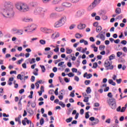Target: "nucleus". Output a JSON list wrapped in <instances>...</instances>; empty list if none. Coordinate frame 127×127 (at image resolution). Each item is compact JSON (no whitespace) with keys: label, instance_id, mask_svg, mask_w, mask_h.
<instances>
[{"label":"nucleus","instance_id":"obj_6","mask_svg":"<svg viewBox=\"0 0 127 127\" xmlns=\"http://www.w3.org/2000/svg\"><path fill=\"white\" fill-rule=\"evenodd\" d=\"M104 66L106 70H113L114 69V65H112V62L111 61H109V60L105 61Z\"/></svg>","mask_w":127,"mask_h":127},{"label":"nucleus","instance_id":"obj_18","mask_svg":"<svg viewBox=\"0 0 127 127\" xmlns=\"http://www.w3.org/2000/svg\"><path fill=\"white\" fill-rule=\"evenodd\" d=\"M115 12L116 14H121V13H122V9H121V8H117Z\"/></svg>","mask_w":127,"mask_h":127},{"label":"nucleus","instance_id":"obj_62","mask_svg":"<svg viewBox=\"0 0 127 127\" xmlns=\"http://www.w3.org/2000/svg\"><path fill=\"white\" fill-rule=\"evenodd\" d=\"M17 79H19L20 80H22V78H21V74H18L17 76Z\"/></svg>","mask_w":127,"mask_h":127},{"label":"nucleus","instance_id":"obj_4","mask_svg":"<svg viewBox=\"0 0 127 127\" xmlns=\"http://www.w3.org/2000/svg\"><path fill=\"white\" fill-rule=\"evenodd\" d=\"M46 12H47V10L42 7L36 8L34 10V14L37 15V14H41V17L42 18H44V16H45Z\"/></svg>","mask_w":127,"mask_h":127},{"label":"nucleus","instance_id":"obj_51","mask_svg":"<svg viewBox=\"0 0 127 127\" xmlns=\"http://www.w3.org/2000/svg\"><path fill=\"white\" fill-rule=\"evenodd\" d=\"M63 64H64V62H62L58 64V66L59 67H63V66H62V65H63Z\"/></svg>","mask_w":127,"mask_h":127},{"label":"nucleus","instance_id":"obj_54","mask_svg":"<svg viewBox=\"0 0 127 127\" xmlns=\"http://www.w3.org/2000/svg\"><path fill=\"white\" fill-rule=\"evenodd\" d=\"M36 107V102L34 101L32 103V108H35Z\"/></svg>","mask_w":127,"mask_h":127},{"label":"nucleus","instance_id":"obj_39","mask_svg":"<svg viewBox=\"0 0 127 127\" xmlns=\"http://www.w3.org/2000/svg\"><path fill=\"white\" fill-rule=\"evenodd\" d=\"M71 71H72L73 73H77L78 72V69L76 68H72Z\"/></svg>","mask_w":127,"mask_h":127},{"label":"nucleus","instance_id":"obj_48","mask_svg":"<svg viewBox=\"0 0 127 127\" xmlns=\"http://www.w3.org/2000/svg\"><path fill=\"white\" fill-rule=\"evenodd\" d=\"M30 6L34 7L35 5H36V3L35 2H31L30 3Z\"/></svg>","mask_w":127,"mask_h":127},{"label":"nucleus","instance_id":"obj_33","mask_svg":"<svg viewBox=\"0 0 127 127\" xmlns=\"http://www.w3.org/2000/svg\"><path fill=\"white\" fill-rule=\"evenodd\" d=\"M59 104L60 106H61L63 108H65V107H66V105L64 104L62 101H60Z\"/></svg>","mask_w":127,"mask_h":127},{"label":"nucleus","instance_id":"obj_59","mask_svg":"<svg viewBox=\"0 0 127 127\" xmlns=\"http://www.w3.org/2000/svg\"><path fill=\"white\" fill-rule=\"evenodd\" d=\"M31 82H34L35 81V77L34 76H32L31 78Z\"/></svg>","mask_w":127,"mask_h":127},{"label":"nucleus","instance_id":"obj_28","mask_svg":"<svg viewBox=\"0 0 127 127\" xmlns=\"http://www.w3.org/2000/svg\"><path fill=\"white\" fill-rule=\"evenodd\" d=\"M91 92L92 90L91 89V88L90 87H87L86 90L87 94H91Z\"/></svg>","mask_w":127,"mask_h":127},{"label":"nucleus","instance_id":"obj_5","mask_svg":"<svg viewBox=\"0 0 127 127\" xmlns=\"http://www.w3.org/2000/svg\"><path fill=\"white\" fill-rule=\"evenodd\" d=\"M107 102L112 110H116L117 109V103L115 98L109 99L107 100Z\"/></svg>","mask_w":127,"mask_h":127},{"label":"nucleus","instance_id":"obj_43","mask_svg":"<svg viewBox=\"0 0 127 127\" xmlns=\"http://www.w3.org/2000/svg\"><path fill=\"white\" fill-rule=\"evenodd\" d=\"M35 59L33 58L31 59V61H30V64H33V63H35Z\"/></svg>","mask_w":127,"mask_h":127},{"label":"nucleus","instance_id":"obj_41","mask_svg":"<svg viewBox=\"0 0 127 127\" xmlns=\"http://www.w3.org/2000/svg\"><path fill=\"white\" fill-rule=\"evenodd\" d=\"M98 67V63H95L93 64L92 68H94V69H96Z\"/></svg>","mask_w":127,"mask_h":127},{"label":"nucleus","instance_id":"obj_53","mask_svg":"<svg viewBox=\"0 0 127 127\" xmlns=\"http://www.w3.org/2000/svg\"><path fill=\"white\" fill-rule=\"evenodd\" d=\"M74 80L76 82H79V80H80V79L79 78V77H78L77 76H74Z\"/></svg>","mask_w":127,"mask_h":127},{"label":"nucleus","instance_id":"obj_58","mask_svg":"<svg viewBox=\"0 0 127 127\" xmlns=\"http://www.w3.org/2000/svg\"><path fill=\"white\" fill-rule=\"evenodd\" d=\"M75 26H76V25H75V24H72V25H71V26L69 27V29H73L75 28Z\"/></svg>","mask_w":127,"mask_h":127},{"label":"nucleus","instance_id":"obj_7","mask_svg":"<svg viewBox=\"0 0 127 127\" xmlns=\"http://www.w3.org/2000/svg\"><path fill=\"white\" fill-rule=\"evenodd\" d=\"M100 2H101V1L100 0H94L92 4L88 7V10H92V9H93L94 7H95L97 4H99Z\"/></svg>","mask_w":127,"mask_h":127},{"label":"nucleus","instance_id":"obj_64","mask_svg":"<svg viewBox=\"0 0 127 127\" xmlns=\"http://www.w3.org/2000/svg\"><path fill=\"white\" fill-rule=\"evenodd\" d=\"M123 50L124 51V52H127V48L126 47H124L123 48Z\"/></svg>","mask_w":127,"mask_h":127},{"label":"nucleus","instance_id":"obj_34","mask_svg":"<svg viewBox=\"0 0 127 127\" xmlns=\"http://www.w3.org/2000/svg\"><path fill=\"white\" fill-rule=\"evenodd\" d=\"M109 61H112L113 59H115V55L114 54L111 55V56H109Z\"/></svg>","mask_w":127,"mask_h":127},{"label":"nucleus","instance_id":"obj_20","mask_svg":"<svg viewBox=\"0 0 127 127\" xmlns=\"http://www.w3.org/2000/svg\"><path fill=\"white\" fill-rule=\"evenodd\" d=\"M108 83L110 84V85H112L113 86H116V82H114L112 79H109Z\"/></svg>","mask_w":127,"mask_h":127},{"label":"nucleus","instance_id":"obj_10","mask_svg":"<svg viewBox=\"0 0 127 127\" xmlns=\"http://www.w3.org/2000/svg\"><path fill=\"white\" fill-rule=\"evenodd\" d=\"M55 10H56V11L60 12L61 11H64V8H63L62 6H56L55 8Z\"/></svg>","mask_w":127,"mask_h":127},{"label":"nucleus","instance_id":"obj_22","mask_svg":"<svg viewBox=\"0 0 127 127\" xmlns=\"http://www.w3.org/2000/svg\"><path fill=\"white\" fill-rule=\"evenodd\" d=\"M40 30L42 32H44V33H46V30H47V28H46V27H42L40 29Z\"/></svg>","mask_w":127,"mask_h":127},{"label":"nucleus","instance_id":"obj_30","mask_svg":"<svg viewBox=\"0 0 127 127\" xmlns=\"http://www.w3.org/2000/svg\"><path fill=\"white\" fill-rule=\"evenodd\" d=\"M39 42L41 45H45L46 44V41L44 40H40Z\"/></svg>","mask_w":127,"mask_h":127},{"label":"nucleus","instance_id":"obj_49","mask_svg":"<svg viewBox=\"0 0 127 127\" xmlns=\"http://www.w3.org/2000/svg\"><path fill=\"white\" fill-rule=\"evenodd\" d=\"M121 44H123V45H126L127 42L126 40H123L121 42Z\"/></svg>","mask_w":127,"mask_h":127},{"label":"nucleus","instance_id":"obj_40","mask_svg":"<svg viewBox=\"0 0 127 127\" xmlns=\"http://www.w3.org/2000/svg\"><path fill=\"white\" fill-rule=\"evenodd\" d=\"M23 61V59H21V60L18 61V62H17V64H18V65H20V64L22 63Z\"/></svg>","mask_w":127,"mask_h":127},{"label":"nucleus","instance_id":"obj_45","mask_svg":"<svg viewBox=\"0 0 127 127\" xmlns=\"http://www.w3.org/2000/svg\"><path fill=\"white\" fill-rule=\"evenodd\" d=\"M43 3H48L51 0H42Z\"/></svg>","mask_w":127,"mask_h":127},{"label":"nucleus","instance_id":"obj_56","mask_svg":"<svg viewBox=\"0 0 127 127\" xmlns=\"http://www.w3.org/2000/svg\"><path fill=\"white\" fill-rule=\"evenodd\" d=\"M94 107H96V108L100 107V103H94Z\"/></svg>","mask_w":127,"mask_h":127},{"label":"nucleus","instance_id":"obj_21","mask_svg":"<svg viewBox=\"0 0 127 127\" xmlns=\"http://www.w3.org/2000/svg\"><path fill=\"white\" fill-rule=\"evenodd\" d=\"M91 48H93L94 52H98V48L96 47V46L95 44H92L91 46Z\"/></svg>","mask_w":127,"mask_h":127},{"label":"nucleus","instance_id":"obj_55","mask_svg":"<svg viewBox=\"0 0 127 127\" xmlns=\"http://www.w3.org/2000/svg\"><path fill=\"white\" fill-rule=\"evenodd\" d=\"M122 18H123V14L118 15V17H117V19H119V20L122 19Z\"/></svg>","mask_w":127,"mask_h":127},{"label":"nucleus","instance_id":"obj_11","mask_svg":"<svg viewBox=\"0 0 127 127\" xmlns=\"http://www.w3.org/2000/svg\"><path fill=\"white\" fill-rule=\"evenodd\" d=\"M105 34H106L105 32H104L103 34L99 33V38H100V39L103 41H104L105 39H106V37L105 36Z\"/></svg>","mask_w":127,"mask_h":127},{"label":"nucleus","instance_id":"obj_50","mask_svg":"<svg viewBox=\"0 0 127 127\" xmlns=\"http://www.w3.org/2000/svg\"><path fill=\"white\" fill-rule=\"evenodd\" d=\"M126 110H127V107H123L121 109V113H124L126 111Z\"/></svg>","mask_w":127,"mask_h":127},{"label":"nucleus","instance_id":"obj_24","mask_svg":"<svg viewBox=\"0 0 127 127\" xmlns=\"http://www.w3.org/2000/svg\"><path fill=\"white\" fill-rule=\"evenodd\" d=\"M35 76H38V68H35L33 72Z\"/></svg>","mask_w":127,"mask_h":127},{"label":"nucleus","instance_id":"obj_27","mask_svg":"<svg viewBox=\"0 0 127 127\" xmlns=\"http://www.w3.org/2000/svg\"><path fill=\"white\" fill-rule=\"evenodd\" d=\"M83 36H82L81 34H80L79 33H77L75 35V37L76 38H77V39H79L80 38H81V37H82Z\"/></svg>","mask_w":127,"mask_h":127},{"label":"nucleus","instance_id":"obj_61","mask_svg":"<svg viewBox=\"0 0 127 127\" xmlns=\"http://www.w3.org/2000/svg\"><path fill=\"white\" fill-rule=\"evenodd\" d=\"M55 94L56 96H58V88H57L55 91Z\"/></svg>","mask_w":127,"mask_h":127},{"label":"nucleus","instance_id":"obj_14","mask_svg":"<svg viewBox=\"0 0 127 127\" xmlns=\"http://www.w3.org/2000/svg\"><path fill=\"white\" fill-rule=\"evenodd\" d=\"M92 74H88L87 72H85L83 75L84 78H87V79H90V78H92Z\"/></svg>","mask_w":127,"mask_h":127},{"label":"nucleus","instance_id":"obj_29","mask_svg":"<svg viewBox=\"0 0 127 127\" xmlns=\"http://www.w3.org/2000/svg\"><path fill=\"white\" fill-rule=\"evenodd\" d=\"M40 67H41L43 73L45 72V71H46V68H45V66H44V65H40Z\"/></svg>","mask_w":127,"mask_h":127},{"label":"nucleus","instance_id":"obj_36","mask_svg":"<svg viewBox=\"0 0 127 127\" xmlns=\"http://www.w3.org/2000/svg\"><path fill=\"white\" fill-rule=\"evenodd\" d=\"M84 84L86 85H90V84H91V80H85Z\"/></svg>","mask_w":127,"mask_h":127},{"label":"nucleus","instance_id":"obj_32","mask_svg":"<svg viewBox=\"0 0 127 127\" xmlns=\"http://www.w3.org/2000/svg\"><path fill=\"white\" fill-rule=\"evenodd\" d=\"M15 121V122H18L19 125L21 124V121L20 120V118H16Z\"/></svg>","mask_w":127,"mask_h":127},{"label":"nucleus","instance_id":"obj_37","mask_svg":"<svg viewBox=\"0 0 127 127\" xmlns=\"http://www.w3.org/2000/svg\"><path fill=\"white\" fill-rule=\"evenodd\" d=\"M43 124H44V119L43 118H41L40 120V124L41 125V126H42Z\"/></svg>","mask_w":127,"mask_h":127},{"label":"nucleus","instance_id":"obj_13","mask_svg":"<svg viewBox=\"0 0 127 127\" xmlns=\"http://www.w3.org/2000/svg\"><path fill=\"white\" fill-rule=\"evenodd\" d=\"M14 34H17V35H22L23 34V30L21 29H18L17 31L13 33Z\"/></svg>","mask_w":127,"mask_h":127},{"label":"nucleus","instance_id":"obj_25","mask_svg":"<svg viewBox=\"0 0 127 127\" xmlns=\"http://www.w3.org/2000/svg\"><path fill=\"white\" fill-rule=\"evenodd\" d=\"M72 52H73V50H72V49H70L69 48L66 49V53L67 54H71Z\"/></svg>","mask_w":127,"mask_h":127},{"label":"nucleus","instance_id":"obj_17","mask_svg":"<svg viewBox=\"0 0 127 127\" xmlns=\"http://www.w3.org/2000/svg\"><path fill=\"white\" fill-rule=\"evenodd\" d=\"M57 16V14L56 13H52L50 14V18H55Z\"/></svg>","mask_w":127,"mask_h":127},{"label":"nucleus","instance_id":"obj_1","mask_svg":"<svg viewBox=\"0 0 127 127\" xmlns=\"http://www.w3.org/2000/svg\"><path fill=\"white\" fill-rule=\"evenodd\" d=\"M2 15L5 18H12L14 16V11H13V6L6 3V7L2 13Z\"/></svg>","mask_w":127,"mask_h":127},{"label":"nucleus","instance_id":"obj_46","mask_svg":"<svg viewBox=\"0 0 127 127\" xmlns=\"http://www.w3.org/2000/svg\"><path fill=\"white\" fill-rule=\"evenodd\" d=\"M90 118V115H89V112L85 113V119H89Z\"/></svg>","mask_w":127,"mask_h":127},{"label":"nucleus","instance_id":"obj_8","mask_svg":"<svg viewBox=\"0 0 127 127\" xmlns=\"http://www.w3.org/2000/svg\"><path fill=\"white\" fill-rule=\"evenodd\" d=\"M84 13H85V11L84 10H78L76 12L75 15V17L76 18H77L78 17H80L82 15H83Z\"/></svg>","mask_w":127,"mask_h":127},{"label":"nucleus","instance_id":"obj_42","mask_svg":"<svg viewBox=\"0 0 127 127\" xmlns=\"http://www.w3.org/2000/svg\"><path fill=\"white\" fill-rule=\"evenodd\" d=\"M121 55H123V53L122 52H118L117 53V57H120Z\"/></svg>","mask_w":127,"mask_h":127},{"label":"nucleus","instance_id":"obj_47","mask_svg":"<svg viewBox=\"0 0 127 127\" xmlns=\"http://www.w3.org/2000/svg\"><path fill=\"white\" fill-rule=\"evenodd\" d=\"M68 77H70V78H72V77H74V73H72V72H70L68 74H67Z\"/></svg>","mask_w":127,"mask_h":127},{"label":"nucleus","instance_id":"obj_26","mask_svg":"<svg viewBox=\"0 0 127 127\" xmlns=\"http://www.w3.org/2000/svg\"><path fill=\"white\" fill-rule=\"evenodd\" d=\"M102 29V26H98V27H96V32H100Z\"/></svg>","mask_w":127,"mask_h":127},{"label":"nucleus","instance_id":"obj_31","mask_svg":"<svg viewBox=\"0 0 127 127\" xmlns=\"http://www.w3.org/2000/svg\"><path fill=\"white\" fill-rule=\"evenodd\" d=\"M72 120H73V118L70 117L69 118L66 119L65 122H66L67 123H71V122H72Z\"/></svg>","mask_w":127,"mask_h":127},{"label":"nucleus","instance_id":"obj_2","mask_svg":"<svg viewBox=\"0 0 127 127\" xmlns=\"http://www.w3.org/2000/svg\"><path fill=\"white\" fill-rule=\"evenodd\" d=\"M15 6L16 9L20 12H26L29 10V6L28 5L22 2H17L15 4Z\"/></svg>","mask_w":127,"mask_h":127},{"label":"nucleus","instance_id":"obj_57","mask_svg":"<svg viewBox=\"0 0 127 127\" xmlns=\"http://www.w3.org/2000/svg\"><path fill=\"white\" fill-rule=\"evenodd\" d=\"M116 81L118 84H121V83H122V79L120 78L119 79H116Z\"/></svg>","mask_w":127,"mask_h":127},{"label":"nucleus","instance_id":"obj_15","mask_svg":"<svg viewBox=\"0 0 127 127\" xmlns=\"http://www.w3.org/2000/svg\"><path fill=\"white\" fill-rule=\"evenodd\" d=\"M86 28V24H80L78 25L77 28L78 29H84V28Z\"/></svg>","mask_w":127,"mask_h":127},{"label":"nucleus","instance_id":"obj_19","mask_svg":"<svg viewBox=\"0 0 127 127\" xmlns=\"http://www.w3.org/2000/svg\"><path fill=\"white\" fill-rule=\"evenodd\" d=\"M61 1V0H53L52 1V4H58Z\"/></svg>","mask_w":127,"mask_h":127},{"label":"nucleus","instance_id":"obj_35","mask_svg":"<svg viewBox=\"0 0 127 127\" xmlns=\"http://www.w3.org/2000/svg\"><path fill=\"white\" fill-rule=\"evenodd\" d=\"M83 102L85 103H88L89 102V97H84V99L83 100Z\"/></svg>","mask_w":127,"mask_h":127},{"label":"nucleus","instance_id":"obj_23","mask_svg":"<svg viewBox=\"0 0 127 127\" xmlns=\"http://www.w3.org/2000/svg\"><path fill=\"white\" fill-rule=\"evenodd\" d=\"M21 100H22V98H21L19 100V101L18 103V106L20 109V110H21V107L22 106V104H21Z\"/></svg>","mask_w":127,"mask_h":127},{"label":"nucleus","instance_id":"obj_63","mask_svg":"<svg viewBox=\"0 0 127 127\" xmlns=\"http://www.w3.org/2000/svg\"><path fill=\"white\" fill-rule=\"evenodd\" d=\"M109 90H110V87L109 86L106 87L105 89H104V92H108V91H109Z\"/></svg>","mask_w":127,"mask_h":127},{"label":"nucleus","instance_id":"obj_60","mask_svg":"<svg viewBox=\"0 0 127 127\" xmlns=\"http://www.w3.org/2000/svg\"><path fill=\"white\" fill-rule=\"evenodd\" d=\"M52 31V30L50 29L47 28L46 32V33H50Z\"/></svg>","mask_w":127,"mask_h":127},{"label":"nucleus","instance_id":"obj_3","mask_svg":"<svg viewBox=\"0 0 127 127\" xmlns=\"http://www.w3.org/2000/svg\"><path fill=\"white\" fill-rule=\"evenodd\" d=\"M67 20V17L65 16H64L61 18L59 21H57L54 24V27L56 28H58L59 27H61V26H63L65 23H66V21Z\"/></svg>","mask_w":127,"mask_h":127},{"label":"nucleus","instance_id":"obj_52","mask_svg":"<svg viewBox=\"0 0 127 127\" xmlns=\"http://www.w3.org/2000/svg\"><path fill=\"white\" fill-rule=\"evenodd\" d=\"M108 97L111 98V99H113V95H112V92H109L108 95Z\"/></svg>","mask_w":127,"mask_h":127},{"label":"nucleus","instance_id":"obj_16","mask_svg":"<svg viewBox=\"0 0 127 127\" xmlns=\"http://www.w3.org/2000/svg\"><path fill=\"white\" fill-rule=\"evenodd\" d=\"M23 21L25 22H31L32 21V19L28 17H25L23 19Z\"/></svg>","mask_w":127,"mask_h":127},{"label":"nucleus","instance_id":"obj_38","mask_svg":"<svg viewBox=\"0 0 127 127\" xmlns=\"http://www.w3.org/2000/svg\"><path fill=\"white\" fill-rule=\"evenodd\" d=\"M117 112H121L122 113V107L119 106L116 109Z\"/></svg>","mask_w":127,"mask_h":127},{"label":"nucleus","instance_id":"obj_12","mask_svg":"<svg viewBox=\"0 0 127 127\" xmlns=\"http://www.w3.org/2000/svg\"><path fill=\"white\" fill-rule=\"evenodd\" d=\"M62 5L64 7H71L72 4L69 2H64L62 3Z\"/></svg>","mask_w":127,"mask_h":127},{"label":"nucleus","instance_id":"obj_9","mask_svg":"<svg viewBox=\"0 0 127 127\" xmlns=\"http://www.w3.org/2000/svg\"><path fill=\"white\" fill-rule=\"evenodd\" d=\"M25 28H27L29 30L34 31V30L36 29V25H35L34 24H32L27 26V27H25Z\"/></svg>","mask_w":127,"mask_h":127},{"label":"nucleus","instance_id":"obj_44","mask_svg":"<svg viewBox=\"0 0 127 127\" xmlns=\"http://www.w3.org/2000/svg\"><path fill=\"white\" fill-rule=\"evenodd\" d=\"M94 123L96 125H98V124L100 123V120L98 119H95V120H94Z\"/></svg>","mask_w":127,"mask_h":127}]
</instances>
